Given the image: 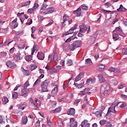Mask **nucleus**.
<instances>
[{
    "instance_id": "obj_1",
    "label": "nucleus",
    "mask_w": 127,
    "mask_h": 127,
    "mask_svg": "<svg viewBox=\"0 0 127 127\" xmlns=\"http://www.w3.org/2000/svg\"><path fill=\"white\" fill-rule=\"evenodd\" d=\"M110 91L111 88L110 87V85L108 83H105L101 87L100 93L103 96H108Z\"/></svg>"
},
{
    "instance_id": "obj_2",
    "label": "nucleus",
    "mask_w": 127,
    "mask_h": 127,
    "mask_svg": "<svg viewBox=\"0 0 127 127\" xmlns=\"http://www.w3.org/2000/svg\"><path fill=\"white\" fill-rule=\"evenodd\" d=\"M81 46L82 44H81V41H76L69 46V48L70 51H74L75 48H78L79 47H81Z\"/></svg>"
},
{
    "instance_id": "obj_3",
    "label": "nucleus",
    "mask_w": 127,
    "mask_h": 127,
    "mask_svg": "<svg viewBox=\"0 0 127 127\" xmlns=\"http://www.w3.org/2000/svg\"><path fill=\"white\" fill-rule=\"evenodd\" d=\"M63 19H64V21L63 22V24L62 25V27H64V26H65V25H66V21H67V20L68 21V24H71V23H72V19L71 18H69V16L67 14H65L63 16ZM69 18V19H68ZM68 19V20H67Z\"/></svg>"
},
{
    "instance_id": "obj_4",
    "label": "nucleus",
    "mask_w": 127,
    "mask_h": 127,
    "mask_svg": "<svg viewBox=\"0 0 127 127\" xmlns=\"http://www.w3.org/2000/svg\"><path fill=\"white\" fill-rule=\"evenodd\" d=\"M49 84V79H47L43 82L42 84H41L42 92L48 91V89H47V87H48Z\"/></svg>"
},
{
    "instance_id": "obj_5",
    "label": "nucleus",
    "mask_w": 127,
    "mask_h": 127,
    "mask_svg": "<svg viewBox=\"0 0 127 127\" xmlns=\"http://www.w3.org/2000/svg\"><path fill=\"white\" fill-rule=\"evenodd\" d=\"M124 34H120L119 35H118L117 33H114L113 34V38L115 41H117V40H122V39H123V38H124Z\"/></svg>"
},
{
    "instance_id": "obj_6",
    "label": "nucleus",
    "mask_w": 127,
    "mask_h": 127,
    "mask_svg": "<svg viewBox=\"0 0 127 127\" xmlns=\"http://www.w3.org/2000/svg\"><path fill=\"white\" fill-rule=\"evenodd\" d=\"M58 56L57 55V52L56 51H55L53 52L52 55H50L49 56V60L50 61V62H52V61H56L57 59H58Z\"/></svg>"
},
{
    "instance_id": "obj_7",
    "label": "nucleus",
    "mask_w": 127,
    "mask_h": 127,
    "mask_svg": "<svg viewBox=\"0 0 127 127\" xmlns=\"http://www.w3.org/2000/svg\"><path fill=\"white\" fill-rule=\"evenodd\" d=\"M79 27L80 28V32H83V31H86L87 29H88L87 33H89V32H91V28L90 27V26H88V27L87 28V26H85V24H84L80 25Z\"/></svg>"
},
{
    "instance_id": "obj_8",
    "label": "nucleus",
    "mask_w": 127,
    "mask_h": 127,
    "mask_svg": "<svg viewBox=\"0 0 127 127\" xmlns=\"http://www.w3.org/2000/svg\"><path fill=\"white\" fill-rule=\"evenodd\" d=\"M119 104H120V103H117L116 106H114L113 105H112L108 109V112H109L110 113H113V114H117V112L116 111V107H117V106H119Z\"/></svg>"
},
{
    "instance_id": "obj_9",
    "label": "nucleus",
    "mask_w": 127,
    "mask_h": 127,
    "mask_svg": "<svg viewBox=\"0 0 127 127\" xmlns=\"http://www.w3.org/2000/svg\"><path fill=\"white\" fill-rule=\"evenodd\" d=\"M55 10V8L53 7H49L46 9V11L44 12V14H50V13H53Z\"/></svg>"
},
{
    "instance_id": "obj_10",
    "label": "nucleus",
    "mask_w": 127,
    "mask_h": 127,
    "mask_svg": "<svg viewBox=\"0 0 127 127\" xmlns=\"http://www.w3.org/2000/svg\"><path fill=\"white\" fill-rule=\"evenodd\" d=\"M67 114L68 115V116H74L75 115V109L70 108L67 111Z\"/></svg>"
},
{
    "instance_id": "obj_11",
    "label": "nucleus",
    "mask_w": 127,
    "mask_h": 127,
    "mask_svg": "<svg viewBox=\"0 0 127 127\" xmlns=\"http://www.w3.org/2000/svg\"><path fill=\"white\" fill-rule=\"evenodd\" d=\"M29 90H31V88H24L22 89L20 95L21 96H24V95H26V94H27V93L29 92Z\"/></svg>"
},
{
    "instance_id": "obj_12",
    "label": "nucleus",
    "mask_w": 127,
    "mask_h": 127,
    "mask_svg": "<svg viewBox=\"0 0 127 127\" xmlns=\"http://www.w3.org/2000/svg\"><path fill=\"white\" fill-rule=\"evenodd\" d=\"M81 127H90V124L88 123V121L84 120L83 121L81 124Z\"/></svg>"
},
{
    "instance_id": "obj_13",
    "label": "nucleus",
    "mask_w": 127,
    "mask_h": 127,
    "mask_svg": "<svg viewBox=\"0 0 127 127\" xmlns=\"http://www.w3.org/2000/svg\"><path fill=\"white\" fill-rule=\"evenodd\" d=\"M82 9L81 8H77L76 10L73 11V13L76 14V16L79 17L81 16V14H82Z\"/></svg>"
},
{
    "instance_id": "obj_14",
    "label": "nucleus",
    "mask_w": 127,
    "mask_h": 127,
    "mask_svg": "<svg viewBox=\"0 0 127 127\" xmlns=\"http://www.w3.org/2000/svg\"><path fill=\"white\" fill-rule=\"evenodd\" d=\"M45 57V55L44 53L42 52H38L37 54V58L39 59V60H43Z\"/></svg>"
},
{
    "instance_id": "obj_15",
    "label": "nucleus",
    "mask_w": 127,
    "mask_h": 127,
    "mask_svg": "<svg viewBox=\"0 0 127 127\" xmlns=\"http://www.w3.org/2000/svg\"><path fill=\"white\" fill-rule=\"evenodd\" d=\"M6 65L7 66V67H9L10 68H11L12 67H16V65H15V64L13 62H11L10 61H7L6 63Z\"/></svg>"
},
{
    "instance_id": "obj_16",
    "label": "nucleus",
    "mask_w": 127,
    "mask_h": 127,
    "mask_svg": "<svg viewBox=\"0 0 127 127\" xmlns=\"http://www.w3.org/2000/svg\"><path fill=\"white\" fill-rule=\"evenodd\" d=\"M47 6H48V5L47 4H43L42 5V7L40 9V12H41V13H43V14H44V12L46 11V7H47Z\"/></svg>"
},
{
    "instance_id": "obj_17",
    "label": "nucleus",
    "mask_w": 127,
    "mask_h": 127,
    "mask_svg": "<svg viewBox=\"0 0 127 127\" xmlns=\"http://www.w3.org/2000/svg\"><path fill=\"white\" fill-rule=\"evenodd\" d=\"M84 76V73L83 72L80 73L76 77L75 81V82H78L80 81L82 78Z\"/></svg>"
},
{
    "instance_id": "obj_18",
    "label": "nucleus",
    "mask_w": 127,
    "mask_h": 127,
    "mask_svg": "<svg viewBox=\"0 0 127 127\" xmlns=\"http://www.w3.org/2000/svg\"><path fill=\"white\" fill-rule=\"evenodd\" d=\"M98 79L100 83H104V82H106V79L104 78V75L102 74H99Z\"/></svg>"
},
{
    "instance_id": "obj_19",
    "label": "nucleus",
    "mask_w": 127,
    "mask_h": 127,
    "mask_svg": "<svg viewBox=\"0 0 127 127\" xmlns=\"http://www.w3.org/2000/svg\"><path fill=\"white\" fill-rule=\"evenodd\" d=\"M90 88H85L84 89L80 91L81 96H84L85 94H87L90 91Z\"/></svg>"
},
{
    "instance_id": "obj_20",
    "label": "nucleus",
    "mask_w": 127,
    "mask_h": 127,
    "mask_svg": "<svg viewBox=\"0 0 127 127\" xmlns=\"http://www.w3.org/2000/svg\"><path fill=\"white\" fill-rule=\"evenodd\" d=\"M58 92V87L57 85H56V87L53 89L52 91V95L54 97L55 96H56V93Z\"/></svg>"
},
{
    "instance_id": "obj_21",
    "label": "nucleus",
    "mask_w": 127,
    "mask_h": 127,
    "mask_svg": "<svg viewBox=\"0 0 127 127\" xmlns=\"http://www.w3.org/2000/svg\"><path fill=\"white\" fill-rule=\"evenodd\" d=\"M95 40H96V38L92 37L89 40L87 41L88 45H92L94 42H95Z\"/></svg>"
},
{
    "instance_id": "obj_22",
    "label": "nucleus",
    "mask_w": 127,
    "mask_h": 127,
    "mask_svg": "<svg viewBox=\"0 0 127 127\" xmlns=\"http://www.w3.org/2000/svg\"><path fill=\"white\" fill-rule=\"evenodd\" d=\"M95 82H96V79L89 78L87 80L86 83H87V85H91V84H93V83H95Z\"/></svg>"
},
{
    "instance_id": "obj_23",
    "label": "nucleus",
    "mask_w": 127,
    "mask_h": 127,
    "mask_svg": "<svg viewBox=\"0 0 127 127\" xmlns=\"http://www.w3.org/2000/svg\"><path fill=\"white\" fill-rule=\"evenodd\" d=\"M127 9L123 6V4L120 5V7L119 8L117 9L118 11H126Z\"/></svg>"
},
{
    "instance_id": "obj_24",
    "label": "nucleus",
    "mask_w": 127,
    "mask_h": 127,
    "mask_svg": "<svg viewBox=\"0 0 127 127\" xmlns=\"http://www.w3.org/2000/svg\"><path fill=\"white\" fill-rule=\"evenodd\" d=\"M118 84H119V82H118V80L115 79H113L110 82V85H111V86H116L118 85Z\"/></svg>"
},
{
    "instance_id": "obj_25",
    "label": "nucleus",
    "mask_w": 127,
    "mask_h": 127,
    "mask_svg": "<svg viewBox=\"0 0 127 127\" xmlns=\"http://www.w3.org/2000/svg\"><path fill=\"white\" fill-rule=\"evenodd\" d=\"M104 68H105V65L103 64H100L97 66V69L98 70V71H103Z\"/></svg>"
},
{
    "instance_id": "obj_26",
    "label": "nucleus",
    "mask_w": 127,
    "mask_h": 127,
    "mask_svg": "<svg viewBox=\"0 0 127 127\" xmlns=\"http://www.w3.org/2000/svg\"><path fill=\"white\" fill-rule=\"evenodd\" d=\"M28 120L27 119V116H24L22 119V122L24 125H26L27 124Z\"/></svg>"
},
{
    "instance_id": "obj_27",
    "label": "nucleus",
    "mask_w": 127,
    "mask_h": 127,
    "mask_svg": "<svg viewBox=\"0 0 127 127\" xmlns=\"http://www.w3.org/2000/svg\"><path fill=\"white\" fill-rule=\"evenodd\" d=\"M22 69V72H23L24 75H25V76H28V75H29V72L28 71V70H25L24 69V68H21Z\"/></svg>"
},
{
    "instance_id": "obj_28",
    "label": "nucleus",
    "mask_w": 127,
    "mask_h": 127,
    "mask_svg": "<svg viewBox=\"0 0 127 127\" xmlns=\"http://www.w3.org/2000/svg\"><path fill=\"white\" fill-rule=\"evenodd\" d=\"M102 113H103L102 112V111L99 110L97 111L95 113V115L98 117V118H101V117H102Z\"/></svg>"
},
{
    "instance_id": "obj_29",
    "label": "nucleus",
    "mask_w": 127,
    "mask_h": 127,
    "mask_svg": "<svg viewBox=\"0 0 127 127\" xmlns=\"http://www.w3.org/2000/svg\"><path fill=\"white\" fill-rule=\"evenodd\" d=\"M73 32H74V30L71 28L67 32H65L64 34V35H68V34H72Z\"/></svg>"
},
{
    "instance_id": "obj_30",
    "label": "nucleus",
    "mask_w": 127,
    "mask_h": 127,
    "mask_svg": "<svg viewBox=\"0 0 127 127\" xmlns=\"http://www.w3.org/2000/svg\"><path fill=\"white\" fill-rule=\"evenodd\" d=\"M85 63L86 64L88 65V66H90V65H92L93 63L92 62V61L91 60V59H87L85 60Z\"/></svg>"
},
{
    "instance_id": "obj_31",
    "label": "nucleus",
    "mask_w": 127,
    "mask_h": 127,
    "mask_svg": "<svg viewBox=\"0 0 127 127\" xmlns=\"http://www.w3.org/2000/svg\"><path fill=\"white\" fill-rule=\"evenodd\" d=\"M25 60L28 62L31 61V60H32V56L31 55L26 56L25 57Z\"/></svg>"
},
{
    "instance_id": "obj_32",
    "label": "nucleus",
    "mask_w": 127,
    "mask_h": 127,
    "mask_svg": "<svg viewBox=\"0 0 127 127\" xmlns=\"http://www.w3.org/2000/svg\"><path fill=\"white\" fill-rule=\"evenodd\" d=\"M58 126L59 127H64L63 122L60 120H58Z\"/></svg>"
},
{
    "instance_id": "obj_33",
    "label": "nucleus",
    "mask_w": 127,
    "mask_h": 127,
    "mask_svg": "<svg viewBox=\"0 0 127 127\" xmlns=\"http://www.w3.org/2000/svg\"><path fill=\"white\" fill-rule=\"evenodd\" d=\"M81 7L83 10H88V8H89V6L86 5L85 4H83L81 5Z\"/></svg>"
},
{
    "instance_id": "obj_34",
    "label": "nucleus",
    "mask_w": 127,
    "mask_h": 127,
    "mask_svg": "<svg viewBox=\"0 0 127 127\" xmlns=\"http://www.w3.org/2000/svg\"><path fill=\"white\" fill-rule=\"evenodd\" d=\"M106 118L108 119V120H110V119H111V118H112V113H111V112H109V111H108L106 115Z\"/></svg>"
},
{
    "instance_id": "obj_35",
    "label": "nucleus",
    "mask_w": 127,
    "mask_h": 127,
    "mask_svg": "<svg viewBox=\"0 0 127 127\" xmlns=\"http://www.w3.org/2000/svg\"><path fill=\"white\" fill-rule=\"evenodd\" d=\"M12 98L13 99H17L18 98V94L16 92H14L12 94Z\"/></svg>"
},
{
    "instance_id": "obj_36",
    "label": "nucleus",
    "mask_w": 127,
    "mask_h": 127,
    "mask_svg": "<svg viewBox=\"0 0 127 127\" xmlns=\"http://www.w3.org/2000/svg\"><path fill=\"white\" fill-rule=\"evenodd\" d=\"M74 85H76L77 88L80 89V88H82L84 86V82H82L78 84L77 83H74Z\"/></svg>"
},
{
    "instance_id": "obj_37",
    "label": "nucleus",
    "mask_w": 127,
    "mask_h": 127,
    "mask_svg": "<svg viewBox=\"0 0 127 127\" xmlns=\"http://www.w3.org/2000/svg\"><path fill=\"white\" fill-rule=\"evenodd\" d=\"M72 64H73V61H72V60H68L67 61L66 65L67 66H71Z\"/></svg>"
},
{
    "instance_id": "obj_38",
    "label": "nucleus",
    "mask_w": 127,
    "mask_h": 127,
    "mask_svg": "<svg viewBox=\"0 0 127 127\" xmlns=\"http://www.w3.org/2000/svg\"><path fill=\"white\" fill-rule=\"evenodd\" d=\"M29 86V81H27L23 85V87L25 89H27V87H28Z\"/></svg>"
},
{
    "instance_id": "obj_39",
    "label": "nucleus",
    "mask_w": 127,
    "mask_h": 127,
    "mask_svg": "<svg viewBox=\"0 0 127 127\" xmlns=\"http://www.w3.org/2000/svg\"><path fill=\"white\" fill-rule=\"evenodd\" d=\"M26 108V105L23 104L20 105V106L19 107V110H24Z\"/></svg>"
},
{
    "instance_id": "obj_40",
    "label": "nucleus",
    "mask_w": 127,
    "mask_h": 127,
    "mask_svg": "<svg viewBox=\"0 0 127 127\" xmlns=\"http://www.w3.org/2000/svg\"><path fill=\"white\" fill-rule=\"evenodd\" d=\"M95 21H99L101 19V14H99L95 17Z\"/></svg>"
},
{
    "instance_id": "obj_41",
    "label": "nucleus",
    "mask_w": 127,
    "mask_h": 127,
    "mask_svg": "<svg viewBox=\"0 0 127 127\" xmlns=\"http://www.w3.org/2000/svg\"><path fill=\"white\" fill-rule=\"evenodd\" d=\"M122 54L124 55H127V48H123L122 49Z\"/></svg>"
},
{
    "instance_id": "obj_42",
    "label": "nucleus",
    "mask_w": 127,
    "mask_h": 127,
    "mask_svg": "<svg viewBox=\"0 0 127 127\" xmlns=\"http://www.w3.org/2000/svg\"><path fill=\"white\" fill-rule=\"evenodd\" d=\"M47 123L48 126L50 127H52V122H51V121H50V119L49 118H47Z\"/></svg>"
},
{
    "instance_id": "obj_43",
    "label": "nucleus",
    "mask_w": 127,
    "mask_h": 127,
    "mask_svg": "<svg viewBox=\"0 0 127 127\" xmlns=\"http://www.w3.org/2000/svg\"><path fill=\"white\" fill-rule=\"evenodd\" d=\"M35 50H36V46L34 45L33 47L31 55H33V54H34V52H35Z\"/></svg>"
},
{
    "instance_id": "obj_44",
    "label": "nucleus",
    "mask_w": 127,
    "mask_h": 127,
    "mask_svg": "<svg viewBox=\"0 0 127 127\" xmlns=\"http://www.w3.org/2000/svg\"><path fill=\"white\" fill-rule=\"evenodd\" d=\"M40 81H41V79L38 78L37 79V80L35 82L34 84V86H36V85H38V84H39L40 83Z\"/></svg>"
},
{
    "instance_id": "obj_45",
    "label": "nucleus",
    "mask_w": 127,
    "mask_h": 127,
    "mask_svg": "<svg viewBox=\"0 0 127 127\" xmlns=\"http://www.w3.org/2000/svg\"><path fill=\"white\" fill-rule=\"evenodd\" d=\"M29 103L32 106H35V104H34V102L33 101V99H32V98H30V99H29Z\"/></svg>"
},
{
    "instance_id": "obj_46",
    "label": "nucleus",
    "mask_w": 127,
    "mask_h": 127,
    "mask_svg": "<svg viewBox=\"0 0 127 127\" xmlns=\"http://www.w3.org/2000/svg\"><path fill=\"white\" fill-rule=\"evenodd\" d=\"M58 101L60 103H62V102H65V101H66V98L64 97L61 99H58Z\"/></svg>"
},
{
    "instance_id": "obj_47",
    "label": "nucleus",
    "mask_w": 127,
    "mask_h": 127,
    "mask_svg": "<svg viewBox=\"0 0 127 127\" xmlns=\"http://www.w3.org/2000/svg\"><path fill=\"white\" fill-rule=\"evenodd\" d=\"M126 87V84L121 83L119 86V89H123Z\"/></svg>"
},
{
    "instance_id": "obj_48",
    "label": "nucleus",
    "mask_w": 127,
    "mask_h": 127,
    "mask_svg": "<svg viewBox=\"0 0 127 127\" xmlns=\"http://www.w3.org/2000/svg\"><path fill=\"white\" fill-rule=\"evenodd\" d=\"M110 72H115L116 71V67H110L109 69Z\"/></svg>"
},
{
    "instance_id": "obj_49",
    "label": "nucleus",
    "mask_w": 127,
    "mask_h": 127,
    "mask_svg": "<svg viewBox=\"0 0 127 127\" xmlns=\"http://www.w3.org/2000/svg\"><path fill=\"white\" fill-rule=\"evenodd\" d=\"M106 121L105 120H102L100 121V124L102 126H104V125L106 124Z\"/></svg>"
},
{
    "instance_id": "obj_50",
    "label": "nucleus",
    "mask_w": 127,
    "mask_h": 127,
    "mask_svg": "<svg viewBox=\"0 0 127 127\" xmlns=\"http://www.w3.org/2000/svg\"><path fill=\"white\" fill-rule=\"evenodd\" d=\"M116 30H117V31H119L120 34H124V33H122V29H121V28H120L119 27H116Z\"/></svg>"
},
{
    "instance_id": "obj_51",
    "label": "nucleus",
    "mask_w": 127,
    "mask_h": 127,
    "mask_svg": "<svg viewBox=\"0 0 127 127\" xmlns=\"http://www.w3.org/2000/svg\"><path fill=\"white\" fill-rule=\"evenodd\" d=\"M39 6V5L37 3H34L33 8L34 9H37V8Z\"/></svg>"
},
{
    "instance_id": "obj_52",
    "label": "nucleus",
    "mask_w": 127,
    "mask_h": 127,
    "mask_svg": "<svg viewBox=\"0 0 127 127\" xmlns=\"http://www.w3.org/2000/svg\"><path fill=\"white\" fill-rule=\"evenodd\" d=\"M37 68V65H33L31 67V71H33L34 70H35Z\"/></svg>"
},
{
    "instance_id": "obj_53",
    "label": "nucleus",
    "mask_w": 127,
    "mask_h": 127,
    "mask_svg": "<svg viewBox=\"0 0 127 127\" xmlns=\"http://www.w3.org/2000/svg\"><path fill=\"white\" fill-rule=\"evenodd\" d=\"M34 11V8H30L28 9L27 12L29 13H32Z\"/></svg>"
},
{
    "instance_id": "obj_54",
    "label": "nucleus",
    "mask_w": 127,
    "mask_h": 127,
    "mask_svg": "<svg viewBox=\"0 0 127 127\" xmlns=\"http://www.w3.org/2000/svg\"><path fill=\"white\" fill-rule=\"evenodd\" d=\"M115 73L116 74H119V73H121V70H120V68H117L116 67Z\"/></svg>"
},
{
    "instance_id": "obj_55",
    "label": "nucleus",
    "mask_w": 127,
    "mask_h": 127,
    "mask_svg": "<svg viewBox=\"0 0 127 127\" xmlns=\"http://www.w3.org/2000/svg\"><path fill=\"white\" fill-rule=\"evenodd\" d=\"M4 103L5 104V105L6 104H7V103H8V98H7V97H4Z\"/></svg>"
},
{
    "instance_id": "obj_56",
    "label": "nucleus",
    "mask_w": 127,
    "mask_h": 127,
    "mask_svg": "<svg viewBox=\"0 0 127 127\" xmlns=\"http://www.w3.org/2000/svg\"><path fill=\"white\" fill-rule=\"evenodd\" d=\"M49 21V23L46 25V26H47V25H52V24H53L54 21L53 20L51 19Z\"/></svg>"
},
{
    "instance_id": "obj_57",
    "label": "nucleus",
    "mask_w": 127,
    "mask_h": 127,
    "mask_svg": "<svg viewBox=\"0 0 127 127\" xmlns=\"http://www.w3.org/2000/svg\"><path fill=\"white\" fill-rule=\"evenodd\" d=\"M56 113H60L61 112V107H58L55 109Z\"/></svg>"
},
{
    "instance_id": "obj_58",
    "label": "nucleus",
    "mask_w": 127,
    "mask_h": 127,
    "mask_svg": "<svg viewBox=\"0 0 127 127\" xmlns=\"http://www.w3.org/2000/svg\"><path fill=\"white\" fill-rule=\"evenodd\" d=\"M30 2H31V1H27L24 2V5L26 6L27 5H28V4H30Z\"/></svg>"
},
{
    "instance_id": "obj_59",
    "label": "nucleus",
    "mask_w": 127,
    "mask_h": 127,
    "mask_svg": "<svg viewBox=\"0 0 127 127\" xmlns=\"http://www.w3.org/2000/svg\"><path fill=\"white\" fill-rule=\"evenodd\" d=\"M17 58H18V60H21V59H22V56H21V54L17 55Z\"/></svg>"
},
{
    "instance_id": "obj_60",
    "label": "nucleus",
    "mask_w": 127,
    "mask_h": 127,
    "mask_svg": "<svg viewBox=\"0 0 127 127\" xmlns=\"http://www.w3.org/2000/svg\"><path fill=\"white\" fill-rule=\"evenodd\" d=\"M56 105H57V103H56V102L54 101L52 103V106L53 108H55V107H56Z\"/></svg>"
},
{
    "instance_id": "obj_61",
    "label": "nucleus",
    "mask_w": 127,
    "mask_h": 127,
    "mask_svg": "<svg viewBox=\"0 0 127 127\" xmlns=\"http://www.w3.org/2000/svg\"><path fill=\"white\" fill-rule=\"evenodd\" d=\"M70 127H77V123L71 124Z\"/></svg>"
},
{
    "instance_id": "obj_62",
    "label": "nucleus",
    "mask_w": 127,
    "mask_h": 127,
    "mask_svg": "<svg viewBox=\"0 0 127 127\" xmlns=\"http://www.w3.org/2000/svg\"><path fill=\"white\" fill-rule=\"evenodd\" d=\"M81 102V99H77L74 100V104H79Z\"/></svg>"
},
{
    "instance_id": "obj_63",
    "label": "nucleus",
    "mask_w": 127,
    "mask_h": 127,
    "mask_svg": "<svg viewBox=\"0 0 127 127\" xmlns=\"http://www.w3.org/2000/svg\"><path fill=\"white\" fill-rule=\"evenodd\" d=\"M31 29H32V33H34V31L36 30V28H35V26H33L32 27Z\"/></svg>"
},
{
    "instance_id": "obj_64",
    "label": "nucleus",
    "mask_w": 127,
    "mask_h": 127,
    "mask_svg": "<svg viewBox=\"0 0 127 127\" xmlns=\"http://www.w3.org/2000/svg\"><path fill=\"white\" fill-rule=\"evenodd\" d=\"M121 96L122 97V98H123V99H125V100H127V95H126L125 94H122L121 95Z\"/></svg>"
}]
</instances>
